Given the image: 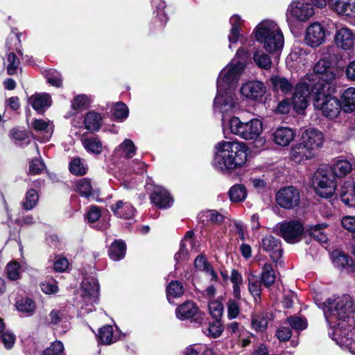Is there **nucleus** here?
Instances as JSON below:
<instances>
[{
	"label": "nucleus",
	"instance_id": "f257e3e1",
	"mask_svg": "<svg viewBox=\"0 0 355 355\" xmlns=\"http://www.w3.org/2000/svg\"><path fill=\"white\" fill-rule=\"evenodd\" d=\"M329 326V334L340 346L355 355V308L349 295L328 299L319 306Z\"/></svg>",
	"mask_w": 355,
	"mask_h": 355
},
{
	"label": "nucleus",
	"instance_id": "f03ea898",
	"mask_svg": "<svg viewBox=\"0 0 355 355\" xmlns=\"http://www.w3.org/2000/svg\"><path fill=\"white\" fill-rule=\"evenodd\" d=\"M248 147L241 141H221L215 146L214 166L223 172L241 168L246 162Z\"/></svg>",
	"mask_w": 355,
	"mask_h": 355
},
{
	"label": "nucleus",
	"instance_id": "7ed1b4c3",
	"mask_svg": "<svg viewBox=\"0 0 355 355\" xmlns=\"http://www.w3.org/2000/svg\"><path fill=\"white\" fill-rule=\"evenodd\" d=\"M254 36L257 42L269 53L280 52L284 44V37L279 25L274 21L266 19L255 28Z\"/></svg>",
	"mask_w": 355,
	"mask_h": 355
},
{
	"label": "nucleus",
	"instance_id": "20e7f679",
	"mask_svg": "<svg viewBox=\"0 0 355 355\" xmlns=\"http://www.w3.org/2000/svg\"><path fill=\"white\" fill-rule=\"evenodd\" d=\"M329 50L330 48L322 50V56L313 67V73L309 79L310 82H313L311 83L312 89L315 85L319 87L320 85L325 89L326 85L332 83L336 78L337 55Z\"/></svg>",
	"mask_w": 355,
	"mask_h": 355
},
{
	"label": "nucleus",
	"instance_id": "39448f33",
	"mask_svg": "<svg viewBox=\"0 0 355 355\" xmlns=\"http://www.w3.org/2000/svg\"><path fill=\"white\" fill-rule=\"evenodd\" d=\"M227 128L234 135L245 140H255L263 131V123L258 119L243 122L237 116H232L227 122Z\"/></svg>",
	"mask_w": 355,
	"mask_h": 355
},
{
	"label": "nucleus",
	"instance_id": "423d86ee",
	"mask_svg": "<svg viewBox=\"0 0 355 355\" xmlns=\"http://www.w3.org/2000/svg\"><path fill=\"white\" fill-rule=\"evenodd\" d=\"M244 71V63L230 61L219 73L217 79L218 90L220 92H223L225 90L235 92V89Z\"/></svg>",
	"mask_w": 355,
	"mask_h": 355
},
{
	"label": "nucleus",
	"instance_id": "0eeeda50",
	"mask_svg": "<svg viewBox=\"0 0 355 355\" xmlns=\"http://www.w3.org/2000/svg\"><path fill=\"white\" fill-rule=\"evenodd\" d=\"M318 87L317 85L312 89L315 94L314 106L322 111L323 115L329 119L337 117L343 110L340 101L336 97L324 94V87Z\"/></svg>",
	"mask_w": 355,
	"mask_h": 355
},
{
	"label": "nucleus",
	"instance_id": "6e6552de",
	"mask_svg": "<svg viewBox=\"0 0 355 355\" xmlns=\"http://www.w3.org/2000/svg\"><path fill=\"white\" fill-rule=\"evenodd\" d=\"M213 106L214 112L222 115L223 131L225 132L227 130L225 117L234 114L239 110V100L236 96L235 92L225 90L223 92H220L217 89Z\"/></svg>",
	"mask_w": 355,
	"mask_h": 355
},
{
	"label": "nucleus",
	"instance_id": "1a4fd4ad",
	"mask_svg": "<svg viewBox=\"0 0 355 355\" xmlns=\"http://www.w3.org/2000/svg\"><path fill=\"white\" fill-rule=\"evenodd\" d=\"M313 186L318 195L327 198L335 193L336 182L329 171L318 169L313 178Z\"/></svg>",
	"mask_w": 355,
	"mask_h": 355
},
{
	"label": "nucleus",
	"instance_id": "9d476101",
	"mask_svg": "<svg viewBox=\"0 0 355 355\" xmlns=\"http://www.w3.org/2000/svg\"><path fill=\"white\" fill-rule=\"evenodd\" d=\"M99 292V285L94 277H85L81 284V297L83 303H80V308L85 309V313L92 311V306L97 303Z\"/></svg>",
	"mask_w": 355,
	"mask_h": 355
},
{
	"label": "nucleus",
	"instance_id": "9b49d317",
	"mask_svg": "<svg viewBox=\"0 0 355 355\" xmlns=\"http://www.w3.org/2000/svg\"><path fill=\"white\" fill-rule=\"evenodd\" d=\"M280 236L289 243L299 242L304 234V228L299 220L284 221L279 224Z\"/></svg>",
	"mask_w": 355,
	"mask_h": 355
},
{
	"label": "nucleus",
	"instance_id": "f8f14e48",
	"mask_svg": "<svg viewBox=\"0 0 355 355\" xmlns=\"http://www.w3.org/2000/svg\"><path fill=\"white\" fill-rule=\"evenodd\" d=\"M312 6L324 8L329 3L333 10L340 15L352 16L355 14V0H310Z\"/></svg>",
	"mask_w": 355,
	"mask_h": 355
},
{
	"label": "nucleus",
	"instance_id": "ddd939ff",
	"mask_svg": "<svg viewBox=\"0 0 355 355\" xmlns=\"http://www.w3.org/2000/svg\"><path fill=\"white\" fill-rule=\"evenodd\" d=\"M314 14L313 6L302 1H294L288 7L286 17L288 20L290 18H295L300 21L308 20Z\"/></svg>",
	"mask_w": 355,
	"mask_h": 355
},
{
	"label": "nucleus",
	"instance_id": "4468645a",
	"mask_svg": "<svg viewBox=\"0 0 355 355\" xmlns=\"http://www.w3.org/2000/svg\"><path fill=\"white\" fill-rule=\"evenodd\" d=\"M311 95H313L315 98V94L312 92L311 84L300 83L296 85L292 97V103L298 112L307 107L309 98Z\"/></svg>",
	"mask_w": 355,
	"mask_h": 355
},
{
	"label": "nucleus",
	"instance_id": "2eb2a0df",
	"mask_svg": "<svg viewBox=\"0 0 355 355\" xmlns=\"http://www.w3.org/2000/svg\"><path fill=\"white\" fill-rule=\"evenodd\" d=\"M300 200L298 190L293 187H285L279 189L276 194V202L284 209H293L297 207Z\"/></svg>",
	"mask_w": 355,
	"mask_h": 355
},
{
	"label": "nucleus",
	"instance_id": "dca6fc26",
	"mask_svg": "<svg viewBox=\"0 0 355 355\" xmlns=\"http://www.w3.org/2000/svg\"><path fill=\"white\" fill-rule=\"evenodd\" d=\"M240 92L243 97L248 100L261 102L266 92V87L261 81L248 80L242 84Z\"/></svg>",
	"mask_w": 355,
	"mask_h": 355
},
{
	"label": "nucleus",
	"instance_id": "f3484780",
	"mask_svg": "<svg viewBox=\"0 0 355 355\" xmlns=\"http://www.w3.org/2000/svg\"><path fill=\"white\" fill-rule=\"evenodd\" d=\"M334 41L337 47L352 50L355 44V33L346 26H336Z\"/></svg>",
	"mask_w": 355,
	"mask_h": 355
},
{
	"label": "nucleus",
	"instance_id": "a211bd4d",
	"mask_svg": "<svg viewBox=\"0 0 355 355\" xmlns=\"http://www.w3.org/2000/svg\"><path fill=\"white\" fill-rule=\"evenodd\" d=\"M300 141L316 153V151L323 146L324 137L318 129L309 128L302 132Z\"/></svg>",
	"mask_w": 355,
	"mask_h": 355
},
{
	"label": "nucleus",
	"instance_id": "6ab92c4d",
	"mask_svg": "<svg viewBox=\"0 0 355 355\" xmlns=\"http://www.w3.org/2000/svg\"><path fill=\"white\" fill-rule=\"evenodd\" d=\"M325 41L324 28L319 23L310 24L306 30L305 42L311 47H318Z\"/></svg>",
	"mask_w": 355,
	"mask_h": 355
},
{
	"label": "nucleus",
	"instance_id": "aec40b11",
	"mask_svg": "<svg viewBox=\"0 0 355 355\" xmlns=\"http://www.w3.org/2000/svg\"><path fill=\"white\" fill-rule=\"evenodd\" d=\"M261 248L268 253L273 261H277L282 256L283 249L280 240L272 235H268L262 239Z\"/></svg>",
	"mask_w": 355,
	"mask_h": 355
},
{
	"label": "nucleus",
	"instance_id": "412c9836",
	"mask_svg": "<svg viewBox=\"0 0 355 355\" xmlns=\"http://www.w3.org/2000/svg\"><path fill=\"white\" fill-rule=\"evenodd\" d=\"M150 200L152 203L161 209H168L173 203V200L170 193L162 187H155L150 194Z\"/></svg>",
	"mask_w": 355,
	"mask_h": 355
},
{
	"label": "nucleus",
	"instance_id": "4be33fe9",
	"mask_svg": "<svg viewBox=\"0 0 355 355\" xmlns=\"http://www.w3.org/2000/svg\"><path fill=\"white\" fill-rule=\"evenodd\" d=\"M290 155L294 162L300 164L313 158L315 156V153L300 141L299 143L292 147Z\"/></svg>",
	"mask_w": 355,
	"mask_h": 355
},
{
	"label": "nucleus",
	"instance_id": "5701e85b",
	"mask_svg": "<svg viewBox=\"0 0 355 355\" xmlns=\"http://www.w3.org/2000/svg\"><path fill=\"white\" fill-rule=\"evenodd\" d=\"M295 133L292 128L279 127L272 134L274 142L281 146H287L294 139Z\"/></svg>",
	"mask_w": 355,
	"mask_h": 355
},
{
	"label": "nucleus",
	"instance_id": "b1692460",
	"mask_svg": "<svg viewBox=\"0 0 355 355\" xmlns=\"http://www.w3.org/2000/svg\"><path fill=\"white\" fill-rule=\"evenodd\" d=\"M333 263L334 266L348 273H355V261L348 255L338 252H334Z\"/></svg>",
	"mask_w": 355,
	"mask_h": 355
},
{
	"label": "nucleus",
	"instance_id": "393cba45",
	"mask_svg": "<svg viewBox=\"0 0 355 355\" xmlns=\"http://www.w3.org/2000/svg\"><path fill=\"white\" fill-rule=\"evenodd\" d=\"M28 103L37 112H43L45 109L51 105V96L49 94H36L28 99Z\"/></svg>",
	"mask_w": 355,
	"mask_h": 355
},
{
	"label": "nucleus",
	"instance_id": "a878e982",
	"mask_svg": "<svg viewBox=\"0 0 355 355\" xmlns=\"http://www.w3.org/2000/svg\"><path fill=\"white\" fill-rule=\"evenodd\" d=\"M230 23L232 27L228 35V41L229 48L232 49L233 44L237 43V42L241 37L240 31L241 26L243 24V21L241 19L240 16L234 15L230 17Z\"/></svg>",
	"mask_w": 355,
	"mask_h": 355
},
{
	"label": "nucleus",
	"instance_id": "bb28decb",
	"mask_svg": "<svg viewBox=\"0 0 355 355\" xmlns=\"http://www.w3.org/2000/svg\"><path fill=\"white\" fill-rule=\"evenodd\" d=\"M32 128L42 134L41 141L46 142L51 137L53 132V125L50 121L35 119L32 123Z\"/></svg>",
	"mask_w": 355,
	"mask_h": 355
},
{
	"label": "nucleus",
	"instance_id": "cd10ccee",
	"mask_svg": "<svg viewBox=\"0 0 355 355\" xmlns=\"http://www.w3.org/2000/svg\"><path fill=\"white\" fill-rule=\"evenodd\" d=\"M199 309L191 302H186L176 309V315L180 320H188L197 316L199 318Z\"/></svg>",
	"mask_w": 355,
	"mask_h": 355
},
{
	"label": "nucleus",
	"instance_id": "c85d7f7f",
	"mask_svg": "<svg viewBox=\"0 0 355 355\" xmlns=\"http://www.w3.org/2000/svg\"><path fill=\"white\" fill-rule=\"evenodd\" d=\"M114 215L124 219H130L135 214L134 207L128 202L118 201L110 207Z\"/></svg>",
	"mask_w": 355,
	"mask_h": 355
},
{
	"label": "nucleus",
	"instance_id": "c756f323",
	"mask_svg": "<svg viewBox=\"0 0 355 355\" xmlns=\"http://www.w3.org/2000/svg\"><path fill=\"white\" fill-rule=\"evenodd\" d=\"M352 171V163L345 159H338L335 160L331 167V173L334 177L343 178L347 175Z\"/></svg>",
	"mask_w": 355,
	"mask_h": 355
},
{
	"label": "nucleus",
	"instance_id": "7c9ffc66",
	"mask_svg": "<svg viewBox=\"0 0 355 355\" xmlns=\"http://www.w3.org/2000/svg\"><path fill=\"white\" fill-rule=\"evenodd\" d=\"M136 150L137 148L134 142L131 139H125L115 148L113 155L119 158H131L135 155Z\"/></svg>",
	"mask_w": 355,
	"mask_h": 355
},
{
	"label": "nucleus",
	"instance_id": "2f4dec72",
	"mask_svg": "<svg viewBox=\"0 0 355 355\" xmlns=\"http://www.w3.org/2000/svg\"><path fill=\"white\" fill-rule=\"evenodd\" d=\"M75 191L78 193L82 197L89 198L91 196H94L96 194V189L92 183L91 180L83 178L75 183Z\"/></svg>",
	"mask_w": 355,
	"mask_h": 355
},
{
	"label": "nucleus",
	"instance_id": "473e14b6",
	"mask_svg": "<svg viewBox=\"0 0 355 355\" xmlns=\"http://www.w3.org/2000/svg\"><path fill=\"white\" fill-rule=\"evenodd\" d=\"M198 218L205 225L211 223L219 225L224 222L225 216L216 210L210 209L199 214Z\"/></svg>",
	"mask_w": 355,
	"mask_h": 355
},
{
	"label": "nucleus",
	"instance_id": "72a5a7b5",
	"mask_svg": "<svg viewBox=\"0 0 355 355\" xmlns=\"http://www.w3.org/2000/svg\"><path fill=\"white\" fill-rule=\"evenodd\" d=\"M16 309L24 316L30 317L33 315L36 310L35 302L29 297H21L15 302Z\"/></svg>",
	"mask_w": 355,
	"mask_h": 355
},
{
	"label": "nucleus",
	"instance_id": "f704fd0d",
	"mask_svg": "<svg viewBox=\"0 0 355 355\" xmlns=\"http://www.w3.org/2000/svg\"><path fill=\"white\" fill-rule=\"evenodd\" d=\"M341 200L349 207H355V182H345L340 189Z\"/></svg>",
	"mask_w": 355,
	"mask_h": 355
},
{
	"label": "nucleus",
	"instance_id": "c9c22d12",
	"mask_svg": "<svg viewBox=\"0 0 355 355\" xmlns=\"http://www.w3.org/2000/svg\"><path fill=\"white\" fill-rule=\"evenodd\" d=\"M193 232L192 231H188L186 233L184 239L180 243V250L174 256V258L177 261L187 258L189 253V246L191 248V250L193 249Z\"/></svg>",
	"mask_w": 355,
	"mask_h": 355
},
{
	"label": "nucleus",
	"instance_id": "e433bc0d",
	"mask_svg": "<svg viewBox=\"0 0 355 355\" xmlns=\"http://www.w3.org/2000/svg\"><path fill=\"white\" fill-rule=\"evenodd\" d=\"M270 81L274 90L278 93L280 92L283 94H287L291 92L293 89V84L284 77L275 76L271 77Z\"/></svg>",
	"mask_w": 355,
	"mask_h": 355
},
{
	"label": "nucleus",
	"instance_id": "4c0bfd02",
	"mask_svg": "<svg viewBox=\"0 0 355 355\" xmlns=\"http://www.w3.org/2000/svg\"><path fill=\"white\" fill-rule=\"evenodd\" d=\"M98 337L101 343L106 345H110L119 339V334L114 332L111 325H105L101 328Z\"/></svg>",
	"mask_w": 355,
	"mask_h": 355
},
{
	"label": "nucleus",
	"instance_id": "58836bf2",
	"mask_svg": "<svg viewBox=\"0 0 355 355\" xmlns=\"http://www.w3.org/2000/svg\"><path fill=\"white\" fill-rule=\"evenodd\" d=\"M341 105L345 112L355 110V87H349L343 93Z\"/></svg>",
	"mask_w": 355,
	"mask_h": 355
},
{
	"label": "nucleus",
	"instance_id": "ea45409f",
	"mask_svg": "<svg viewBox=\"0 0 355 355\" xmlns=\"http://www.w3.org/2000/svg\"><path fill=\"white\" fill-rule=\"evenodd\" d=\"M252 59L254 64L261 69L268 70L272 67L270 57L261 49H257L254 52Z\"/></svg>",
	"mask_w": 355,
	"mask_h": 355
},
{
	"label": "nucleus",
	"instance_id": "a19ab883",
	"mask_svg": "<svg viewBox=\"0 0 355 355\" xmlns=\"http://www.w3.org/2000/svg\"><path fill=\"white\" fill-rule=\"evenodd\" d=\"M126 252V245L124 241L116 240L110 248L109 255L114 261H119L125 257Z\"/></svg>",
	"mask_w": 355,
	"mask_h": 355
},
{
	"label": "nucleus",
	"instance_id": "79ce46f5",
	"mask_svg": "<svg viewBox=\"0 0 355 355\" xmlns=\"http://www.w3.org/2000/svg\"><path fill=\"white\" fill-rule=\"evenodd\" d=\"M260 280L261 284L266 287H270L274 284L275 281V273L270 263H266L262 266Z\"/></svg>",
	"mask_w": 355,
	"mask_h": 355
},
{
	"label": "nucleus",
	"instance_id": "37998d69",
	"mask_svg": "<svg viewBox=\"0 0 355 355\" xmlns=\"http://www.w3.org/2000/svg\"><path fill=\"white\" fill-rule=\"evenodd\" d=\"M85 128L91 131H98L102 124V117L95 112H89L84 121Z\"/></svg>",
	"mask_w": 355,
	"mask_h": 355
},
{
	"label": "nucleus",
	"instance_id": "c03bdc74",
	"mask_svg": "<svg viewBox=\"0 0 355 355\" xmlns=\"http://www.w3.org/2000/svg\"><path fill=\"white\" fill-rule=\"evenodd\" d=\"M152 5L155 7L156 19L157 20V26L163 27L168 21V17L165 13L166 3L162 0H153Z\"/></svg>",
	"mask_w": 355,
	"mask_h": 355
},
{
	"label": "nucleus",
	"instance_id": "a18cd8bd",
	"mask_svg": "<svg viewBox=\"0 0 355 355\" xmlns=\"http://www.w3.org/2000/svg\"><path fill=\"white\" fill-rule=\"evenodd\" d=\"M69 169L73 175L82 176L86 174L87 166L84 159L80 157H74L69 163Z\"/></svg>",
	"mask_w": 355,
	"mask_h": 355
},
{
	"label": "nucleus",
	"instance_id": "49530a36",
	"mask_svg": "<svg viewBox=\"0 0 355 355\" xmlns=\"http://www.w3.org/2000/svg\"><path fill=\"white\" fill-rule=\"evenodd\" d=\"M309 53L307 49H304L300 46H295L291 53L287 57V61H292L299 64H304L306 62Z\"/></svg>",
	"mask_w": 355,
	"mask_h": 355
},
{
	"label": "nucleus",
	"instance_id": "de8ad7c7",
	"mask_svg": "<svg viewBox=\"0 0 355 355\" xmlns=\"http://www.w3.org/2000/svg\"><path fill=\"white\" fill-rule=\"evenodd\" d=\"M85 149L92 154L98 155L101 153L103 145L101 141L96 137H89L82 140Z\"/></svg>",
	"mask_w": 355,
	"mask_h": 355
},
{
	"label": "nucleus",
	"instance_id": "09e8293b",
	"mask_svg": "<svg viewBox=\"0 0 355 355\" xmlns=\"http://www.w3.org/2000/svg\"><path fill=\"white\" fill-rule=\"evenodd\" d=\"M230 281L232 284L233 295L237 300L241 299V287L243 284L242 275L236 270L231 272Z\"/></svg>",
	"mask_w": 355,
	"mask_h": 355
},
{
	"label": "nucleus",
	"instance_id": "8fccbe9b",
	"mask_svg": "<svg viewBox=\"0 0 355 355\" xmlns=\"http://www.w3.org/2000/svg\"><path fill=\"white\" fill-rule=\"evenodd\" d=\"M231 201L239 202L243 201L247 197V190L243 184H235L229 191Z\"/></svg>",
	"mask_w": 355,
	"mask_h": 355
},
{
	"label": "nucleus",
	"instance_id": "3c124183",
	"mask_svg": "<svg viewBox=\"0 0 355 355\" xmlns=\"http://www.w3.org/2000/svg\"><path fill=\"white\" fill-rule=\"evenodd\" d=\"M39 200V195L35 189H29L24 198L21 206L24 209L29 211L33 209L37 204Z\"/></svg>",
	"mask_w": 355,
	"mask_h": 355
},
{
	"label": "nucleus",
	"instance_id": "603ef678",
	"mask_svg": "<svg viewBox=\"0 0 355 355\" xmlns=\"http://www.w3.org/2000/svg\"><path fill=\"white\" fill-rule=\"evenodd\" d=\"M327 225L326 223H320L311 226L309 229L310 236L315 240L318 241L321 243H326L327 241V236L323 232V230L327 228Z\"/></svg>",
	"mask_w": 355,
	"mask_h": 355
},
{
	"label": "nucleus",
	"instance_id": "864d4df0",
	"mask_svg": "<svg viewBox=\"0 0 355 355\" xmlns=\"http://www.w3.org/2000/svg\"><path fill=\"white\" fill-rule=\"evenodd\" d=\"M184 293V288L180 282L172 281L166 288V295L168 300L171 303V300L180 297Z\"/></svg>",
	"mask_w": 355,
	"mask_h": 355
},
{
	"label": "nucleus",
	"instance_id": "5fc2aeb1",
	"mask_svg": "<svg viewBox=\"0 0 355 355\" xmlns=\"http://www.w3.org/2000/svg\"><path fill=\"white\" fill-rule=\"evenodd\" d=\"M184 355H214V354L206 345L194 344L186 349Z\"/></svg>",
	"mask_w": 355,
	"mask_h": 355
},
{
	"label": "nucleus",
	"instance_id": "6e6d98bb",
	"mask_svg": "<svg viewBox=\"0 0 355 355\" xmlns=\"http://www.w3.org/2000/svg\"><path fill=\"white\" fill-rule=\"evenodd\" d=\"M269 316L266 314L255 315L252 319V328L259 331H263L268 327Z\"/></svg>",
	"mask_w": 355,
	"mask_h": 355
},
{
	"label": "nucleus",
	"instance_id": "4d7b16f0",
	"mask_svg": "<svg viewBox=\"0 0 355 355\" xmlns=\"http://www.w3.org/2000/svg\"><path fill=\"white\" fill-rule=\"evenodd\" d=\"M224 307L223 304L218 301H211L209 303V313L216 320H220L223 313Z\"/></svg>",
	"mask_w": 355,
	"mask_h": 355
},
{
	"label": "nucleus",
	"instance_id": "13d9d810",
	"mask_svg": "<svg viewBox=\"0 0 355 355\" xmlns=\"http://www.w3.org/2000/svg\"><path fill=\"white\" fill-rule=\"evenodd\" d=\"M234 299H230L227 302V317L229 319L232 320L236 318L240 313V305L239 301Z\"/></svg>",
	"mask_w": 355,
	"mask_h": 355
},
{
	"label": "nucleus",
	"instance_id": "bf43d9fd",
	"mask_svg": "<svg viewBox=\"0 0 355 355\" xmlns=\"http://www.w3.org/2000/svg\"><path fill=\"white\" fill-rule=\"evenodd\" d=\"M223 327L220 323V320L210 323L208 327L203 329V332L208 336L216 338L219 337L223 332Z\"/></svg>",
	"mask_w": 355,
	"mask_h": 355
},
{
	"label": "nucleus",
	"instance_id": "052dcab7",
	"mask_svg": "<svg viewBox=\"0 0 355 355\" xmlns=\"http://www.w3.org/2000/svg\"><path fill=\"white\" fill-rule=\"evenodd\" d=\"M7 277L12 281H16L20 278V265L17 261H11L6 266Z\"/></svg>",
	"mask_w": 355,
	"mask_h": 355
},
{
	"label": "nucleus",
	"instance_id": "680f3d73",
	"mask_svg": "<svg viewBox=\"0 0 355 355\" xmlns=\"http://www.w3.org/2000/svg\"><path fill=\"white\" fill-rule=\"evenodd\" d=\"M112 111L114 116L120 121L125 119L128 116V108L125 103L121 102L116 103Z\"/></svg>",
	"mask_w": 355,
	"mask_h": 355
},
{
	"label": "nucleus",
	"instance_id": "e2e57ef3",
	"mask_svg": "<svg viewBox=\"0 0 355 355\" xmlns=\"http://www.w3.org/2000/svg\"><path fill=\"white\" fill-rule=\"evenodd\" d=\"M7 72L9 75H14L19 66L20 61L13 52H10L7 55Z\"/></svg>",
	"mask_w": 355,
	"mask_h": 355
},
{
	"label": "nucleus",
	"instance_id": "0e129e2a",
	"mask_svg": "<svg viewBox=\"0 0 355 355\" xmlns=\"http://www.w3.org/2000/svg\"><path fill=\"white\" fill-rule=\"evenodd\" d=\"M46 78L47 83L52 86L60 87L62 86V80L61 75L55 70H49L46 73Z\"/></svg>",
	"mask_w": 355,
	"mask_h": 355
},
{
	"label": "nucleus",
	"instance_id": "69168bd1",
	"mask_svg": "<svg viewBox=\"0 0 355 355\" xmlns=\"http://www.w3.org/2000/svg\"><path fill=\"white\" fill-rule=\"evenodd\" d=\"M64 345L62 342L56 340L43 351L42 355H60L63 353Z\"/></svg>",
	"mask_w": 355,
	"mask_h": 355
},
{
	"label": "nucleus",
	"instance_id": "338daca9",
	"mask_svg": "<svg viewBox=\"0 0 355 355\" xmlns=\"http://www.w3.org/2000/svg\"><path fill=\"white\" fill-rule=\"evenodd\" d=\"M287 321L291 327L295 330H304L307 327L306 320L298 316H291L287 319Z\"/></svg>",
	"mask_w": 355,
	"mask_h": 355
},
{
	"label": "nucleus",
	"instance_id": "774afa93",
	"mask_svg": "<svg viewBox=\"0 0 355 355\" xmlns=\"http://www.w3.org/2000/svg\"><path fill=\"white\" fill-rule=\"evenodd\" d=\"M342 227L355 237V216H345L341 219Z\"/></svg>",
	"mask_w": 355,
	"mask_h": 355
}]
</instances>
